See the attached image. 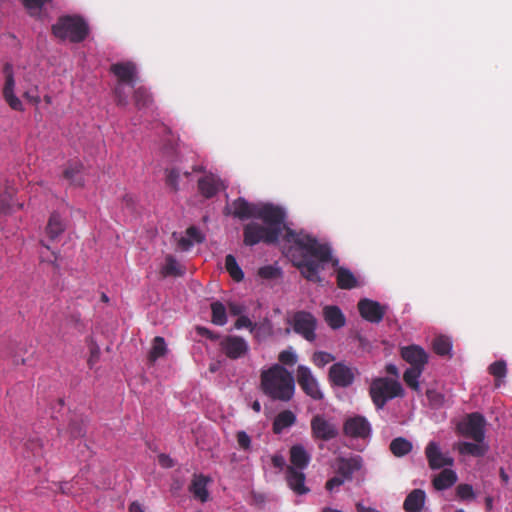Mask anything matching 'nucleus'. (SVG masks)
Listing matches in <instances>:
<instances>
[{"mask_svg":"<svg viewBox=\"0 0 512 512\" xmlns=\"http://www.w3.org/2000/svg\"><path fill=\"white\" fill-rule=\"evenodd\" d=\"M166 185L171 188L174 192L179 189V178L180 173L176 168L166 169Z\"/></svg>","mask_w":512,"mask_h":512,"instance_id":"nucleus-45","label":"nucleus"},{"mask_svg":"<svg viewBox=\"0 0 512 512\" xmlns=\"http://www.w3.org/2000/svg\"><path fill=\"white\" fill-rule=\"evenodd\" d=\"M426 494L421 489L412 490L404 500L403 509L406 512H422Z\"/></svg>","mask_w":512,"mask_h":512,"instance_id":"nucleus-26","label":"nucleus"},{"mask_svg":"<svg viewBox=\"0 0 512 512\" xmlns=\"http://www.w3.org/2000/svg\"><path fill=\"white\" fill-rule=\"evenodd\" d=\"M285 480L288 487L297 495H305L310 492V488L305 484L306 475L304 470L286 467Z\"/></svg>","mask_w":512,"mask_h":512,"instance_id":"nucleus-17","label":"nucleus"},{"mask_svg":"<svg viewBox=\"0 0 512 512\" xmlns=\"http://www.w3.org/2000/svg\"><path fill=\"white\" fill-rule=\"evenodd\" d=\"M355 373L356 369H353L342 362H338L329 368V379L333 385L346 388L354 382Z\"/></svg>","mask_w":512,"mask_h":512,"instance_id":"nucleus-14","label":"nucleus"},{"mask_svg":"<svg viewBox=\"0 0 512 512\" xmlns=\"http://www.w3.org/2000/svg\"><path fill=\"white\" fill-rule=\"evenodd\" d=\"M55 37L69 39L73 43L82 42L89 33L87 23L78 16H63L52 26Z\"/></svg>","mask_w":512,"mask_h":512,"instance_id":"nucleus-3","label":"nucleus"},{"mask_svg":"<svg viewBox=\"0 0 512 512\" xmlns=\"http://www.w3.org/2000/svg\"><path fill=\"white\" fill-rule=\"evenodd\" d=\"M258 274L262 278L272 279L276 276L277 269L271 265L263 266L258 270Z\"/></svg>","mask_w":512,"mask_h":512,"instance_id":"nucleus-55","label":"nucleus"},{"mask_svg":"<svg viewBox=\"0 0 512 512\" xmlns=\"http://www.w3.org/2000/svg\"><path fill=\"white\" fill-rule=\"evenodd\" d=\"M194 242L189 237H181L178 241V245L183 250H189L193 246Z\"/></svg>","mask_w":512,"mask_h":512,"instance_id":"nucleus-61","label":"nucleus"},{"mask_svg":"<svg viewBox=\"0 0 512 512\" xmlns=\"http://www.w3.org/2000/svg\"><path fill=\"white\" fill-rule=\"evenodd\" d=\"M158 462L163 468H172L174 466L173 459L167 454L158 455Z\"/></svg>","mask_w":512,"mask_h":512,"instance_id":"nucleus-58","label":"nucleus"},{"mask_svg":"<svg viewBox=\"0 0 512 512\" xmlns=\"http://www.w3.org/2000/svg\"><path fill=\"white\" fill-rule=\"evenodd\" d=\"M260 388L272 400L288 402L295 392V379L280 364H274L260 374Z\"/></svg>","mask_w":512,"mask_h":512,"instance_id":"nucleus-2","label":"nucleus"},{"mask_svg":"<svg viewBox=\"0 0 512 512\" xmlns=\"http://www.w3.org/2000/svg\"><path fill=\"white\" fill-rule=\"evenodd\" d=\"M24 7L28 10L31 16L40 14L43 6L52 0H22Z\"/></svg>","mask_w":512,"mask_h":512,"instance_id":"nucleus-43","label":"nucleus"},{"mask_svg":"<svg viewBox=\"0 0 512 512\" xmlns=\"http://www.w3.org/2000/svg\"><path fill=\"white\" fill-rule=\"evenodd\" d=\"M133 100L136 108L141 110L150 106L152 103V95L147 88L140 86L134 90Z\"/></svg>","mask_w":512,"mask_h":512,"instance_id":"nucleus-36","label":"nucleus"},{"mask_svg":"<svg viewBox=\"0 0 512 512\" xmlns=\"http://www.w3.org/2000/svg\"><path fill=\"white\" fill-rule=\"evenodd\" d=\"M412 443L404 437L393 439L389 445L391 453L396 457H404L412 451Z\"/></svg>","mask_w":512,"mask_h":512,"instance_id":"nucleus-32","label":"nucleus"},{"mask_svg":"<svg viewBox=\"0 0 512 512\" xmlns=\"http://www.w3.org/2000/svg\"><path fill=\"white\" fill-rule=\"evenodd\" d=\"M280 238V231L275 228L265 227L257 222H250L243 228V242L246 246H254L263 242L276 244Z\"/></svg>","mask_w":512,"mask_h":512,"instance_id":"nucleus-6","label":"nucleus"},{"mask_svg":"<svg viewBox=\"0 0 512 512\" xmlns=\"http://www.w3.org/2000/svg\"><path fill=\"white\" fill-rule=\"evenodd\" d=\"M236 438L241 449L247 451L251 448V438L245 431H238Z\"/></svg>","mask_w":512,"mask_h":512,"instance_id":"nucleus-50","label":"nucleus"},{"mask_svg":"<svg viewBox=\"0 0 512 512\" xmlns=\"http://www.w3.org/2000/svg\"><path fill=\"white\" fill-rule=\"evenodd\" d=\"M129 512H144V510L138 502H132L129 506Z\"/></svg>","mask_w":512,"mask_h":512,"instance_id":"nucleus-63","label":"nucleus"},{"mask_svg":"<svg viewBox=\"0 0 512 512\" xmlns=\"http://www.w3.org/2000/svg\"><path fill=\"white\" fill-rule=\"evenodd\" d=\"M196 331L200 336L206 337L211 340H216L219 338L218 335H215L211 330H209L206 327L198 326L196 328Z\"/></svg>","mask_w":512,"mask_h":512,"instance_id":"nucleus-59","label":"nucleus"},{"mask_svg":"<svg viewBox=\"0 0 512 512\" xmlns=\"http://www.w3.org/2000/svg\"><path fill=\"white\" fill-rule=\"evenodd\" d=\"M210 479L203 474H194L192 481L189 485V491L193 494L194 498L200 500L202 503L206 502L209 498L207 484Z\"/></svg>","mask_w":512,"mask_h":512,"instance_id":"nucleus-24","label":"nucleus"},{"mask_svg":"<svg viewBox=\"0 0 512 512\" xmlns=\"http://www.w3.org/2000/svg\"><path fill=\"white\" fill-rule=\"evenodd\" d=\"M335 360V357L328 352L317 351L313 354L312 361L317 367H324L326 364Z\"/></svg>","mask_w":512,"mask_h":512,"instance_id":"nucleus-47","label":"nucleus"},{"mask_svg":"<svg viewBox=\"0 0 512 512\" xmlns=\"http://www.w3.org/2000/svg\"><path fill=\"white\" fill-rule=\"evenodd\" d=\"M457 449L461 455H471L474 457H481L487 451L484 445L478 442H459L457 444Z\"/></svg>","mask_w":512,"mask_h":512,"instance_id":"nucleus-33","label":"nucleus"},{"mask_svg":"<svg viewBox=\"0 0 512 512\" xmlns=\"http://www.w3.org/2000/svg\"><path fill=\"white\" fill-rule=\"evenodd\" d=\"M161 274L163 277L182 275L180 265L172 255L166 256L165 265L161 269Z\"/></svg>","mask_w":512,"mask_h":512,"instance_id":"nucleus-40","label":"nucleus"},{"mask_svg":"<svg viewBox=\"0 0 512 512\" xmlns=\"http://www.w3.org/2000/svg\"><path fill=\"white\" fill-rule=\"evenodd\" d=\"M289 460L290 465L287 467H295L299 470H305L311 461V455L303 445L296 444L291 446L289 450Z\"/></svg>","mask_w":512,"mask_h":512,"instance_id":"nucleus-22","label":"nucleus"},{"mask_svg":"<svg viewBox=\"0 0 512 512\" xmlns=\"http://www.w3.org/2000/svg\"><path fill=\"white\" fill-rule=\"evenodd\" d=\"M296 423V415L291 410L281 411L273 420L272 431L274 434H281L283 430Z\"/></svg>","mask_w":512,"mask_h":512,"instance_id":"nucleus-28","label":"nucleus"},{"mask_svg":"<svg viewBox=\"0 0 512 512\" xmlns=\"http://www.w3.org/2000/svg\"><path fill=\"white\" fill-rule=\"evenodd\" d=\"M457 479L456 472L446 468L433 478L432 483L436 490L442 491L452 487Z\"/></svg>","mask_w":512,"mask_h":512,"instance_id":"nucleus-30","label":"nucleus"},{"mask_svg":"<svg viewBox=\"0 0 512 512\" xmlns=\"http://www.w3.org/2000/svg\"><path fill=\"white\" fill-rule=\"evenodd\" d=\"M228 307L229 312L234 316H240L245 311V307L243 305L234 302L229 303Z\"/></svg>","mask_w":512,"mask_h":512,"instance_id":"nucleus-60","label":"nucleus"},{"mask_svg":"<svg viewBox=\"0 0 512 512\" xmlns=\"http://www.w3.org/2000/svg\"><path fill=\"white\" fill-rule=\"evenodd\" d=\"M114 97L116 105L119 107H127L128 106V96L124 91L123 84H117L114 88Z\"/></svg>","mask_w":512,"mask_h":512,"instance_id":"nucleus-48","label":"nucleus"},{"mask_svg":"<svg viewBox=\"0 0 512 512\" xmlns=\"http://www.w3.org/2000/svg\"><path fill=\"white\" fill-rule=\"evenodd\" d=\"M25 457L27 458H42L44 455L43 442L38 437L28 439L25 444Z\"/></svg>","mask_w":512,"mask_h":512,"instance_id":"nucleus-35","label":"nucleus"},{"mask_svg":"<svg viewBox=\"0 0 512 512\" xmlns=\"http://www.w3.org/2000/svg\"><path fill=\"white\" fill-rule=\"evenodd\" d=\"M15 189L11 186H6L2 194H0V213L8 214L12 212L14 207L13 197Z\"/></svg>","mask_w":512,"mask_h":512,"instance_id":"nucleus-38","label":"nucleus"},{"mask_svg":"<svg viewBox=\"0 0 512 512\" xmlns=\"http://www.w3.org/2000/svg\"><path fill=\"white\" fill-rule=\"evenodd\" d=\"M425 455L428 465L432 470L441 469L445 466H452L454 463L453 458L445 456L441 452L439 445L434 441L427 444L425 448Z\"/></svg>","mask_w":512,"mask_h":512,"instance_id":"nucleus-16","label":"nucleus"},{"mask_svg":"<svg viewBox=\"0 0 512 512\" xmlns=\"http://www.w3.org/2000/svg\"><path fill=\"white\" fill-rule=\"evenodd\" d=\"M256 218L262 220L265 227L278 229L280 236L285 232L283 240L290 245L288 254L308 281L321 283L319 270L323 268V263L332 261L334 266L338 264V260L332 258V248L328 243H321L311 234L295 231L285 225L286 212L282 207L271 203L258 205Z\"/></svg>","mask_w":512,"mask_h":512,"instance_id":"nucleus-1","label":"nucleus"},{"mask_svg":"<svg viewBox=\"0 0 512 512\" xmlns=\"http://www.w3.org/2000/svg\"><path fill=\"white\" fill-rule=\"evenodd\" d=\"M456 495L460 500H472L475 498L472 485L466 483H461L456 487Z\"/></svg>","mask_w":512,"mask_h":512,"instance_id":"nucleus-46","label":"nucleus"},{"mask_svg":"<svg viewBox=\"0 0 512 512\" xmlns=\"http://www.w3.org/2000/svg\"><path fill=\"white\" fill-rule=\"evenodd\" d=\"M110 72L118 79L119 84H128L134 87V79L137 74L136 65L131 62H118L110 66Z\"/></svg>","mask_w":512,"mask_h":512,"instance_id":"nucleus-18","label":"nucleus"},{"mask_svg":"<svg viewBox=\"0 0 512 512\" xmlns=\"http://www.w3.org/2000/svg\"><path fill=\"white\" fill-rule=\"evenodd\" d=\"M332 258L337 259L339 261L338 258H335L333 256H332ZM328 263L333 264L332 261H328ZM325 264H327V262L322 264L323 268H320L319 272L324 269ZM338 265H339V263L335 266L337 286L340 289H344V290H350V289L357 287L358 281H357L356 277L354 276V274L349 269L344 268V267H338ZM332 266L334 267V265H332ZM319 277L322 278L320 275H319ZM322 281H323V279H321V282Z\"/></svg>","mask_w":512,"mask_h":512,"instance_id":"nucleus-20","label":"nucleus"},{"mask_svg":"<svg viewBox=\"0 0 512 512\" xmlns=\"http://www.w3.org/2000/svg\"><path fill=\"white\" fill-rule=\"evenodd\" d=\"M311 435L315 440L330 441L338 434V427L324 415L316 414L310 421Z\"/></svg>","mask_w":512,"mask_h":512,"instance_id":"nucleus-9","label":"nucleus"},{"mask_svg":"<svg viewBox=\"0 0 512 512\" xmlns=\"http://www.w3.org/2000/svg\"><path fill=\"white\" fill-rule=\"evenodd\" d=\"M323 317L325 322L332 329H339L345 325V316L337 306H325L323 309Z\"/></svg>","mask_w":512,"mask_h":512,"instance_id":"nucleus-27","label":"nucleus"},{"mask_svg":"<svg viewBox=\"0 0 512 512\" xmlns=\"http://www.w3.org/2000/svg\"><path fill=\"white\" fill-rule=\"evenodd\" d=\"M221 352L229 359L236 360L244 357L249 351L247 341L234 335H227L219 342Z\"/></svg>","mask_w":512,"mask_h":512,"instance_id":"nucleus-11","label":"nucleus"},{"mask_svg":"<svg viewBox=\"0 0 512 512\" xmlns=\"http://www.w3.org/2000/svg\"><path fill=\"white\" fill-rule=\"evenodd\" d=\"M369 394L375 407L380 410L389 400L403 396V388L396 379L380 377L372 381Z\"/></svg>","mask_w":512,"mask_h":512,"instance_id":"nucleus-4","label":"nucleus"},{"mask_svg":"<svg viewBox=\"0 0 512 512\" xmlns=\"http://www.w3.org/2000/svg\"><path fill=\"white\" fill-rule=\"evenodd\" d=\"M372 427L366 417L355 415L345 419L343 434L352 439H367L371 436Z\"/></svg>","mask_w":512,"mask_h":512,"instance_id":"nucleus-10","label":"nucleus"},{"mask_svg":"<svg viewBox=\"0 0 512 512\" xmlns=\"http://www.w3.org/2000/svg\"><path fill=\"white\" fill-rule=\"evenodd\" d=\"M87 419L82 415H74L68 425V432L72 438H81L86 434Z\"/></svg>","mask_w":512,"mask_h":512,"instance_id":"nucleus-31","label":"nucleus"},{"mask_svg":"<svg viewBox=\"0 0 512 512\" xmlns=\"http://www.w3.org/2000/svg\"><path fill=\"white\" fill-rule=\"evenodd\" d=\"M297 382L306 395L314 400L323 399V393L319 388L316 378L312 375L311 370L304 365L297 368Z\"/></svg>","mask_w":512,"mask_h":512,"instance_id":"nucleus-12","label":"nucleus"},{"mask_svg":"<svg viewBox=\"0 0 512 512\" xmlns=\"http://www.w3.org/2000/svg\"><path fill=\"white\" fill-rule=\"evenodd\" d=\"M278 360L280 361V363H282L284 365L292 366L297 362V357L293 352L284 350V351L280 352V354L278 356Z\"/></svg>","mask_w":512,"mask_h":512,"instance_id":"nucleus-51","label":"nucleus"},{"mask_svg":"<svg viewBox=\"0 0 512 512\" xmlns=\"http://www.w3.org/2000/svg\"><path fill=\"white\" fill-rule=\"evenodd\" d=\"M233 206V215L236 218L241 220L256 218V212L258 209V205L249 203L242 197L237 198L232 203Z\"/></svg>","mask_w":512,"mask_h":512,"instance_id":"nucleus-25","label":"nucleus"},{"mask_svg":"<svg viewBox=\"0 0 512 512\" xmlns=\"http://www.w3.org/2000/svg\"><path fill=\"white\" fill-rule=\"evenodd\" d=\"M346 481L338 474L335 473L333 477L328 479L325 483V489L328 492H333L336 488L342 486Z\"/></svg>","mask_w":512,"mask_h":512,"instance_id":"nucleus-49","label":"nucleus"},{"mask_svg":"<svg viewBox=\"0 0 512 512\" xmlns=\"http://www.w3.org/2000/svg\"><path fill=\"white\" fill-rule=\"evenodd\" d=\"M3 72L5 75V83L3 87V98L10 106L11 109L15 111H23V104L21 100L15 95V79L13 73V66L10 63H5L3 67Z\"/></svg>","mask_w":512,"mask_h":512,"instance_id":"nucleus-13","label":"nucleus"},{"mask_svg":"<svg viewBox=\"0 0 512 512\" xmlns=\"http://www.w3.org/2000/svg\"><path fill=\"white\" fill-rule=\"evenodd\" d=\"M83 165L79 161L71 162L63 171V177L70 182L71 185L82 187L84 178L82 177Z\"/></svg>","mask_w":512,"mask_h":512,"instance_id":"nucleus-29","label":"nucleus"},{"mask_svg":"<svg viewBox=\"0 0 512 512\" xmlns=\"http://www.w3.org/2000/svg\"><path fill=\"white\" fill-rule=\"evenodd\" d=\"M387 374L389 375H392L394 377H398L399 376V371H398V368L396 365L394 364H388L386 365V368H385Z\"/></svg>","mask_w":512,"mask_h":512,"instance_id":"nucleus-62","label":"nucleus"},{"mask_svg":"<svg viewBox=\"0 0 512 512\" xmlns=\"http://www.w3.org/2000/svg\"><path fill=\"white\" fill-rule=\"evenodd\" d=\"M488 370L496 380H500L507 374L506 362L504 360L495 361L489 366Z\"/></svg>","mask_w":512,"mask_h":512,"instance_id":"nucleus-44","label":"nucleus"},{"mask_svg":"<svg viewBox=\"0 0 512 512\" xmlns=\"http://www.w3.org/2000/svg\"><path fill=\"white\" fill-rule=\"evenodd\" d=\"M452 343L448 337L439 336L433 341V350L437 355L446 356L450 354Z\"/></svg>","mask_w":512,"mask_h":512,"instance_id":"nucleus-42","label":"nucleus"},{"mask_svg":"<svg viewBox=\"0 0 512 512\" xmlns=\"http://www.w3.org/2000/svg\"><path fill=\"white\" fill-rule=\"evenodd\" d=\"M424 368L410 367L406 369L403 375V380L406 385L415 392H420V384L418 379L422 375Z\"/></svg>","mask_w":512,"mask_h":512,"instance_id":"nucleus-34","label":"nucleus"},{"mask_svg":"<svg viewBox=\"0 0 512 512\" xmlns=\"http://www.w3.org/2000/svg\"><path fill=\"white\" fill-rule=\"evenodd\" d=\"M401 357L409 363L411 367L424 368L428 362L427 353L418 345H410L401 348Z\"/></svg>","mask_w":512,"mask_h":512,"instance_id":"nucleus-19","label":"nucleus"},{"mask_svg":"<svg viewBox=\"0 0 512 512\" xmlns=\"http://www.w3.org/2000/svg\"><path fill=\"white\" fill-rule=\"evenodd\" d=\"M332 468L346 482H351L356 474L362 477L366 475L365 461L358 454H350L349 456H338L335 458Z\"/></svg>","mask_w":512,"mask_h":512,"instance_id":"nucleus-7","label":"nucleus"},{"mask_svg":"<svg viewBox=\"0 0 512 512\" xmlns=\"http://www.w3.org/2000/svg\"><path fill=\"white\" fill-rule=\"evenodd\" d=\"M221 188L222 181L213 174L205 175L198 180L199 192L207 199L214 197Z\"/></svg>","mask_w":512,"mask_h":512,"instance_id":"nucleus-23","label":"nucleus"},{"mask_svg":"<svg viewBox=\"0 0 512 512\" xmlns=\"http://www.w3.org/2000/svg\"><path fill=\"white\" fill-rule=\"evenodd\" d=\"M286 322L289 325L285 329L286 334H290L292 330L308 342L316 340L317 319L312 313L304 310L296 311Z\"/></svg>","mask_w":512,"mask_h":512,"instance_id":"nucleus-5","label":"nucleus"},{"mask_svg":"<svg viewBox=\"0 0 512 512\" xmlns=\"http://www.w3.org/2000/svg\"><path fill=\"white\" fill-rule=\"evenodd\" d=\"M235 328L236 329H242V328H253L252 321L247 317L240 315L239 318L235 322Z\"/></svg>","mask_w":512,"mask_h":512,"instance_id":"nucleus-56","label":"nucleus"},{"mask_svg":"<svg viewBox=\"0 0 512 512\" xmlns=\"http://www.w3.org/2000/svg\"><path fill=\"white\" fill-rule=\"evenodd\" d=\"M211 312L212 323L218 326H223L227 323L226 308L221 302L211 303Z\"/></svg>","mask_w":512,"mask_h":512,"instance_id":"nucleus-39","label":"nucleus"},{"mask_svg":"<svg viewBox=\"0 0 512 512\" xmlns=\"http://www.w3.org/2000/svg\"><path fill=\"white\" fill-rule=\"evenodd\" d=\"M485 505H486V509L487 511H490L492 510L493 508V498L488 496L485 498Z\"/></svg>","mask_w":512,"mask_h":512,"instance_id":"nucleus-64","label":"nucleus"},{"mask_svg":"<svg viewBox=\"0 0 512 512\" xmlns=\"http://www.w3.org/2000/svg\"><path fill=\"white\" fill-rule=\"evenodd\" d=\"M426 396L430 404L433 406H440L443 402V396L434 389H428L426 391Z\"/></svg>","mask_w":512,"mask_h":512,"instance_id":"nucleus-52","label":"nucleus"},{"mask_svg":"<svg viewBox=\"0 0 512 512\" xmlns=\"http://www.w3.org/2000/svg\"><path fill=\"white\" fill-rule=\"evenodd\" d=\"M485 424L484 416L479 412H473L457 424L456 432L463 437L482 443L485 439Z\"/></svg>","mask_w":512,"mask_h":512,"instance_id":"nucleus-8","label":"nucleus"},{"mask_svg":"<svg viewBox=\"0 0 512 512\" xmlns=\"http://www.w3.org/2000/svg\"><path fill=\"white\" fill-rule=\"evenodd\" d=\"M271 462H272V465L275 467V468H278L280 470H282L285 465H286V461H285V458L283 455L281 454H274L272 457H271Z\"/></svg>","mask_w":512,"mask_h":512,"instance_id":"nucleus-57","label":"nucleus"},{"mask_svg":"<svg viewBox=\"0 0 512 512\" xmlns=\"http://www.w3.org/2000/svg\"><path fill=\"white\" fill-rule=\"evenodd\" d=\"M67 223L59 212L53 211L45 227V233L51 241L57 240L66 230Z\"/></svg>","mask_w":512,"mask_h":512,"instance_id":"nucleus-21","label":"nucleus"},{"mask_svg":"<svg viewBox=\"0 0 512 512\" xmlns=\"http://www.w3.org/2000/svg\"><path fill=\"white\" fill-rule=\"evenodd\" d=\"M186 235L187 237H189L194 243H201L203 242L204 240V237L203 235L201 234V232L199 231L198 228H196L195 226H191L189 228H187L186 230Z\"/></svg>","mask_w":512,"mask_h":512,"instance_id":"nucleus-54","label":"nucleus"},{"mask_svg":"<svg viewBox=\"0 0 512 512\" xmlns=\"http://www.w3.org/2000/svg\"><path fill=\"white\" fill-rule=\"evenodd\" d=\"M59 258H60L59 251H51V257H46L43 252L40 253L41 261L51 264L55 269H59V264H58Z\"/></svg>","mask_w":512,"mask_h":512,"instance_id":"nucleus-53","label":"nucleus"},{"mask_svg":"<svg viewBox=\"0 0 512 512\" xmlns=\"http://www.w3.org/2000/svg\"><path fill=\"white\" fill-rule=\"evenodd\" d=\"M166 351L167 347L164 338L160 336L155 337L149 352V360L155 362L158 358L164 356Z\"/></svg>","mask_w":512,"mask_h":512,"instance_id":"nucleus-41","label":"nucleus"},{"mask_svg":"<svg viewBox=\"0 0 512 512\" xmlns=\"http://www.w3.org/2000/svg\"><path fill=\"white\" fill-rule=\"evenodd\" d=\"M358 310L361 317L371 323L381 322L385 315V310L379 302L367 298L358 302Z\"/></svg>","mask_w":512,"mask_h":512,"instance_id":"nucleus-15","label":"nucleus"},{"mask_svg":"<svg viewBox=\"0 0 512 512\" xmlns=\"http://www.w3.org/2000/svg\"><path fill=\"white\" fill-rule=\"evenodd\" d=\"M225 269L234 281L241 282L244 279V272L232 254L225 257Z\"/></svg>","mask_w":512,"mask_h":512,"instance_id":"nucleus-37","label":"nucleus"}]
</instances>
